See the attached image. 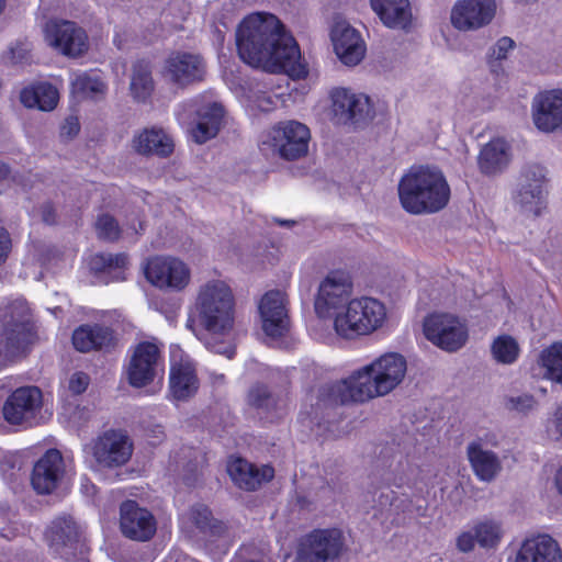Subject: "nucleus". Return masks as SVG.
Here are the masks:
<instances>
[{
  "label": "nucleus",
  "mask_w": 562,
  "mask_h": 562,
  "mask_svg": "<svg viewBox=\"0 0 562 562\" xmlns=\"http://www.w3.org/2000/svg\"><path fill=\"white\" fill-rule=\"evenodd\" d=\"M122 535L134 541H148L150 540L156 529H120Z\"/></svg>",
  "instance_id": "obj_52"
},
{
  "label": "nucleus",
  "mask_w": 562,
  "mask_h": 562,
  "mask_svg": "<svg viewBox=\"0 0 562 562\" xmlns=\"http://www.w3.org/2000/svg\"><path fill=\"white\" fill-rule=\"evenodd\" d=\"M211 510L202 504L192 506L189 512L182 515V524L191 527H214Z\"/></svg>",
  "instance_id": "obj_47"
},
{
  "label": "nucleus",
  "mask_w": 562,
  "mask_h": 562,
  "mask_svg": "<svg viewBox=\"0 0 562 562\" xmlns=\"http://www.w3.org/2000/svg\"><path fill=\"white\" fill-rule=\"evenodd\" d=\"M276 222L281 225V226H289V225H292L294 224V222L292 221H281V220H276Z\"/></svg>",
  "instance_id": "obj_63"
},
{
  "label": "nucleus",
  "mask_w": 562,
  "mask_h": 562,
  "mask_svg": "<svg viewBox=\"0 0 562 562\" xmlns=\"http://www.w3.org/2000/svg\"><path fill=\"white\" fill-rule=\"evenodd\" d=\"M329 116L335 124H358L371 114L369 97L350 88H333L329 91Z\"/></svg>",
  "instance_id": "obj_12"
},
{
  "label": "nucleus",
  "mask_w": 562,
  "mask_h": 562,
  "mask_svg": "<svg viewBox=\"0 0 562 562\" xmlns=\"http://www.w3.org/2000/svg\"><path fill=\"white\" fill-rule=\"evenodd\" d=\"M406 373V358L398 352H385L336 382L330 396L341 404L382 397L397 389Z\"/></svg>",
  "instance_id": "obj_3"
},
{
  "label": "nucleus",
  "mask_w": 562,
  "mask_h": 562,
  "mask_svg": "<svg viewBox=\"0 0 562 562\" xmlns=\"http://www.w3.org/2000/svg\"><path fill=\"white\" fill-rule=\"evenodd\" d=\"M90 267L97 272L112 274L114 281H123L126 279L128 258L125 254H97L91 258Z\"/></svg>",
  "instance_id": "obj_39"
},
{
  "label": "nucleus",
  "mask_w": 562,
  "mask_h": 562,
  "mask_svg": "<svg viewBox=\"0 0 562 562\" xmlns=\"http://www.w3.org/2000/svg\"><path fill=\"white\" fill-rule=\"evenodd\" d=\"M71 92L79 98L97 99L106 92V85L98 72H74Z\"/></svg>",
  "instance_id": "obj_36"
},
{
  "label": "nucleus",
  "mask_w": 562,
  "mask_h": 562,
  "mask_svg": "<svg viewBox=\"0 0 562 562\" xmlns=\"http://www.w3.org/2000/svg\"><path fill=\"white\" fill-rule=\"evenodd\" d=\"M259 313L261 327L267 336L278 338L288 331L290 321L283 292H267L259 303Z\"/></svg>",
  "instance_id": "obj_22"
},
{
  "label": "nucleus",
  "mask_w": 562,
  "mask_h": 562,
  "mask_svg": "<svg viewBox=\"0 0 562 562\" xmlns=\"http://www.w3.org/2000/svg\"><path fill=\"white\" fill-rule=\"evenodd\" d=\"M538 402L533 395L528 393L509 395L505 398V407L514 413L527 415L535 411Z\"/></svg>",
  "instance_id": "obj_46"
},
{
  "label": "nucleus",
  "mask_w": 562,
  "mask_h": 562,
  "mask_svg": "<svg viewBox=\"0 0 562 562\" xmlns=\"http://www.w3.org/2000/svg\"><path fill=\"white\" fill-rule=\"evenodd\" d=\"M5 180L16 181V176L12 175L10 166L3 161H0V182Z\"/></svg>",
  "instance_id": "obj_58"
},
{
  "label": "nucleus",
  "mask_w": 562,
  "mask_h": 562,
  "mask_svg": "<svg viewBox=\"0 0 562 562\" xmlns=\"http://www.w3.org/2000/svg\"><path fill=\"white\" fill-rule=\"evenodd\" d=\"M547 193V190L537 188L532 190L517 189L514 200L524 211L538 215L544 203Z\"/></svg>",
  "instance_id": "obj_43"
},
{
  "label": "nucleus",
  "mask_w": 562,
  "mask_h": 562,
  "mask_svg": "<svg viewBox=\"0 0 562 562\" xmlns=\"http://www.w3.org/2000/svg\"><path fill=\"white\" fill-rule=\"evenodd\" d=\"M164 372L161 348L154 341H142L130 352L125 373L130 385L144 387Z\"/></svg>",
  "instance_id": "obj_9"
},
{
  "label": "nucleus",
  "mask_w": 562,
  "mask_h": 562,
  "mask_svg": "<svg viewBox=\"0 0 562 562\" xmlns=\"http://www.w3.org/2000/svg\"><path fill=\"white\" fill-rule=\"evenodd\" d=\"M182 108L184 111H194L196 114L195 121L189 131L195 143L204 144L217 135L224 116V109L221 103L216 101L204 102L199 98L183 104Z\"/></svg>",
  "instance_id": "obj_18"
},
{
  "label": "nucleus",
  "mask_w": 562,
  "mask_h": 562,
  "mask_svg": "<svg viewBox=\"0 0 562 562\" xmlns=\"http://www.w3.org/2000/svg\"><path fill=\"white\" fill-rule=\"evenodd\" d=\"M398 196L408 213H436L448 204L450 187L438 168L414 167L402 177Z\"/></svg>",
  "instance_id": "obj_4"
},
{
  "label": "nucleus",
  "mask_w": 562,
  "mask_h": 562,
  "mask_svg": "<svg viewBox=\"0 0 562 562\" xmlns=\"http://www.w3.org/2000/svg\"><path fill=\"white\" fill-rule=\"evenodd\" d=\"M502 539L498 529H468L457 539V547L461 552L472 551L476 544L485 549L497 547Z\"/></svg>",
  "instance_id": "obj_37"
},
{
  "label": "nucleus",
  "mask_w": 562,
  "mask_h": 562,
  "mask_svg": "<svg viewBox=\"0 0 562 562\" xmlns=\"http://www.w3.org/2000/svg\"><path fill=\"white\" fill-rule=\"evenodd\" d=\"M247 402L261 418L270 422L281 417L286 409V401L272 394L263 384H256L249 390Z\"/></svg>",
  "instance_id": "obj_30"
},
{
  "label": "nucleus",
  "mask_w": 562,
  "mask_h": 562,
  "mask_svg": "<svg viewBox=\"0 0 562 562\" xmlns=\"http://www.w3.org/2000/svg\"><path fill=\"white\" fill-rule=\"evenodd\" d=\"M45 40L67 56L76 57L88 48L86 32L70 21H49L45 26Z\"/></svg>",
  "instance_id": "obj_20"
},
{
  "label": "nucleus",
  "mask_w": 562,
  "mask_h": 562,
  "mask_svg": "<svg viewBox=\"0 0 562 562\" xmlns=\"http://www.w3.org/2000/svg\"><path fill=\"white\" fill-rule=\"evenodd\" d=\"M311 140L310 128L295 120L279 122L263 136V148L285 160H296L307 155Z\"/></svg>",
  "instance_id": "obj_7"
},
{
  "label": "nucleus",
  "mask_w": 562,
  "mask_h": 562,
  "mask_svg": "<svg viewBox=\"0 0 562 562\" xmlns=\"http://www.w3.org/2000/svg\"><path fill=\"white\" fill-rule=\"evenodd\" d=\"M20 100L26 108L52 111L58 103L59 93L49 83H37L24 88L20 93Z\"/></svg>",
  "instance_id": "obj_34"
},
{
  "label": "nucleus",
  "mask_w": 562,
  "mask_h": 562,
  "mask_svg": "<svg viewBox=\"0 0 562 562\" xmlns=\"http://www.w3.org/2000/svg\"><path fill=\"white\" fill-rule=\"evenodd\" d=\"M80 131L79 120L76 116H69L66 119L64 125L60 130V135L63 137L72 138Z\"/></svg>",
  "instance_id": "obj_55"
},
{
  "label": "nucleus",
  "mask_w": 562,
  "mask_h": 562,
  "mask_svg": "<svg viewBox=\"0 0 562 562\" xmlns=\"http://www.w3.org/2000/svg\"><path fill=\"white\" fill-rule=\"evenodd\" d=\"M344 548L339 529H314L303 538L297 549L300 562H326L336 559Z\"/></svg>",
  "instance_id": "obj_15"
},
{
  "label": "nucleus",
  "mask_w": 562,
  "mask_h": 562,
  "mask_svg": "<svg viewBox=\"0 0 562 562\" xmlns=\"http://www.w3.org/2000/svg\"><path fill=\"white\" fill-rule=\"evenodd\" d=\"M8 469H14L12 456H3L0 460V472L4 473Z\"/></svg>",
  "instance_id": "obj_60"
},
{
  "label": "nucleus",
  "mask_w": 562,
  "mask_h": 562,
  "mask_svg": "<svg viewBox=\"0 0 562 562\" xmlns=\"http://www.w3.org/2000/svg\"><path fill=\"white\" fill-rule=\"evenodd\" d=\"M43 404L37 386H22L13 391L3 405V417L11 425L31 427L36 424Z\"/></svg>",
  "instance_id": "obj_16"
},
{
  "label": "nucleus",
  "mask_w": 562,
  "mask_h": 562,
  "mask_svg": "<svg viewBox=\"0 0 562 562\" xmlns=\"http://www.w3.org/2000/svg\"><path fill=\"white\" fill-rule=\"evenodd\" d=\"M514 47H515V42L510 37H507V36L499 38L495 43V45L491 48V52H490L488 58H487L490 69L492 72L498 74L502 70L499 63L507 58L508 53L512 49H514Z\"/></svg>",
  "instance_id": "obj_45"
},
{
  "label": "nucleus",
  "mask_w": 562,
  "mask_h": 562,
  "mask_svg": "<svg viewBox=\"0 0 562 562\" xmlns=\"http://www.w3.org/2000/svg\"><path fill=\"white\" fill-rule=\"evenodd\" d=\"M425 337L438 348L457 351L468 340L465 323L450 313H432L424 321Z\"/></svg>",
  "instance_id": "obj_10"
},
{
  "label": "nucleus",
  "mask_w": 562,
  "mask_h": 562,
  "mask_svg": "<svg viewBox=\"0 0 562 562\" xmlns=\"http://www.w3.org/2000/svg\"><path fill=\"white\" fill-rule=\"evenodd\" d=\"M35 338L31 310L23 299L0 307V346L10 352L23 351Z\"/></svg>",
  "instance_id": "obj_6"
},
{
  "label": "nucleus",
  "mask_w": 562,
  "mask_h": 562,
  "mask_svg": "<svg viewBox=\"0 0 562 562\" xmlns=\"http://www.w3.org/2000/svg\"><path fill=\"white\" fill-rule=\"evenodd\" d=\"M211 378L215 384H222L224 383L225 375L222 373H211Z\"/></svg>",
  "instance_id": "obj_62"
},
{
  "label": "nucleus",
  "mask_w": 562,
  "mask_h": 562,
  "mask_svg": "<svg viewBox=\"0 0 562 562\" xmlns=\"http://www.w3.org/2000/svg\"><path fill=\"white\" fill-rule=\"evenodd\" d=\"M77 529H49L46 538L50 541V547L57 552L65 553L66 549L75 548L78 542Z\"/></svg>",
  "instance_id": "obj_44"
},
{
  "label": "nucleus",
  "mask_w": 562,
  "mask_h": 562,
  "mask_svg": "<svg viewBox=\"0 0 562 562\" xmlns=\"http://www.w3.org/2000/svg\"><path fill=\"white\" fill-rule=\"evenodd\" d=\"M112 342V330L100 325H82L72 334V345L80 352L103 349Z\"/></svg>",
  "instance_id": "obj_32"
},
{
  "label": "nucleus",
  "mask_w": 562,
  "mask_h": 562,
  "mask_svg": "<svg viewBox=\"0 0 562 562\" xmlns=\"http://www.w3.org/2000/svg\"><path fill=\"white\" fill-rule=\"evenodd\" d=\"M547 435L553 440H562V406H560L546 425Z\"/></svg>",
  "instance_id": "obj_51"
},
{
  "label": "nucleus",
  "mask_w": 562,
  "mask_h": 562,
  "mask_svg": "<svg viewBox=\"0 0 562 562\" xmlns=\"http://www.w3.org/2000/svg\"><path fill=\"white\" fill-rule=\"evenodd\" d=\"M42 220L47 224H54L55 223V210L50 204H45L42 206L41 211Z\"/></svg>",
  "instance_id": "obj_57"
},
{
  "label": "nucleus",
  "mask_w": 562,
  "mask_h": 562,
  "mask_svg": "<svg viewBox=\"0 0 562 562\" xmlns=\"http://www.w3.org/2000/svg\"><path fill=\"white\" fill-rule=\"evenodd\" d=\"M227 472L232 481L246 491H255L263 482L270 481L274 475V470L270 465L258 468L252 463L241 459H232L227 465Z\"/></svg>",
  "instance_id": "obj_27"
},
{
  "label": "nucleus",
  "mask_w": 562,
  "mask_h": 562,
  "mask_svg": "<svg viewBox=\"0 0 562 562\" xmlns=\"http://www.w3.org/2000/svg\"><path fill=\"white\" fill-rule=\"evenodd\" d=\"M374 13L390 29L407 30L412 23L409 0H370Z\"/></svg>",
  "instance_id": "obj_28"
},
{
  "label": "nucleus",
  "mask_w": 562,
  "mask_h": 562,
  "mask_svg": "<svg viewBox=\"0 0 562 562\" xmlns=\"http://www.w3.org/2000/svg\"><path fill=\"white\" fill-rule=\"evenodd\" d=\"M386 315V307L379 300L369 296L353 299L345 310L336 313L334 329L341 338L355 339L380 329Z\"/></svg>",
  "instance_id": "obj_5"
},
{
  "label": "nucleus",
  "mask_w": 562,
  "mask_h": 562,
  "mask_svg": "<svg viewBox=\"0 0 562 562\" xmlns=\"http://www.w3.org/2000/svg\"><path fill=\"white\" fill-rule=\"evenodd\" d=\"M134 149L142 155L169 156L175 148L172 136L164 128H146L133 139Z\"/></svg>",
  "instance_id": "obj_29"
},
{
  "label": "nucleus",
  "mask_w": 562,
  "mask_h": 562,
  "mask_svg": "<svg viewBox=\"0 0 562 562\" xmlns=\"http://www.w3.org/2000/svg\"><path fill=\"white\" fill-rule=\"evenodd\" d=\"M491 355L497 363L513 364L520 356V346L515 337L503 334L493 339Z\"/></svg>",
  "instance_id": "obj_42"
},
{
  "label": "nucleus",
  "mask_w": 562,
  "mask_h": 562,
  "mask_svg": "<svg viewBox=\"0 0 562 562\" xmlns=\"http://www.w3.org/2000/svg\"><path fill=\"white\" fill-rule=\"evenodd\" d=\"M538 364L543 369V378L562 384V342H553L542 349Z\"/></svg>",
  "instance_id": "obj_40"
},
{
  "label": "nucleus",
  "mask_w": 562,
  "mask_h": 562,
  "mask_svg": "<svg viewBox=\"0 0 562 562\" xmlns=\"http://www.w3.org/2000/svg\"><path fill=\"white\" fill-rule=\"evenodd\" d=\"M509 162V146L502 138H494L481 150L479 166L483 173L493 175L503 170Z\"/></svg>",
  "instance_id": "obj_33"
},
{
  "label": "nucleus",
  "mask_w": 562,
  "mask_h": 562,
  "mask_svg": "<svg viewBox=\"0 0 562 562\" xmlns=\"http://www.w3.org/2000/svg\"><path fill=\"white\" fill-rule=\"evenodd\" d=\"M553 482L558 494L562 497V463L554 473Z\"/></svg>",
  "instance_id": "obj_59"
},
{
  "label": "nucleus",
  "mask_w": 562,
  "mask_h": 562,
  "mask_svg": "<svg viewBox=\"0 0 562 562\" xmlns=\"http://www.w3.org/2000/svg\"><path fill=\"white\" fill-rule=\"evenodd\" d=\"M30 50L31 48L29 43L16 44L10 49L12 61L15 64L27 61Z\"/></svg>",
  "instance_id": "obj_54"
},
{
  "label": "nucleus",
  "mask_w": 562,
  "mask_h": 562,
  "mask_svg": "<svg viewBox=\"0 0 562 562\" xmlns=\"http://www.w3.org/2000/svg\"><path fill=\"white\" fill-rule=\"evenodd\" d=\"M495 0H458L450 20L459 31H476L488 25L496 15Z\"/></svg>",
  "instance_id": "obj_17"
},
{
  "label": "nucleus",
  "mask_w": 562,
  "mask_h": 562,
  "mask_svg": "<svg viewBox=\"0 0 562 562\" xmlns=\"http://www.w3.org/2000/svg\"><path fill=\"white\" fill-rule=\"evenodd\" d=\"M11 248H12V240H11V236L8 232V229L5 227H3L2 225H0V265H2L10 251H11Z\"/></svg>",
  "instance_id": "obj_53"
},
{
  "label": "nucleus",
  "mask_w": 562,
  "mask_h": 562,
  "mask_svg": "<svg viewBox=\"0 0 562 562\" xmlns=\"http://www.w3.org/2000/svg\"><path fill=\"white\" fill-rule=\"evenodd\" d=\"M146 280L157 289L170 292L183 291L191 281V269L172 256H155L144 267Z\"/></svg>",
  "instance_id": "obj_8"
},
{
  "label": "nucleus",
  "mask_w": 562,
  "mask_h": 562,
  "mask_svg": "<svg viewBox=\"0 0 562 562\" xmlns=\"http://www.w3.org/2000/svg\"><path fill=\"white\" fill-rule=\"evenodd\" d=\"M181 350H172L170 358L169 389L173 400L183 401L191 397L199 387L195 367Z\"/></svg>",
  "instance_id": "obj_24"
},
{
  "label": "nucleus",
  "mask_w": 562,
  "mask_h": 562,
  "mask_svg": "<svg viewBox=\"0 0 562 562\" xmlns=\"http://www.w3.org/2000/svg\"><path fill=\"white\" fill-rule=\"evenodd\" d=\"M64 475V460L59 450L48 449L34 464L31 483L38 494H50Z\"/></svg>",
  "instance_id": "obj_25"
},
{
  "label": "nucleus",
  "mask_w": 562,
  "mask_h": 562,
  "mask_svg": "<svg viewBox=\"0 0 562 562\" xmlns=\"http://www.w3.org/2000/svg\"><path fill=\"white\" fill-rule=\"evenodd\" d=\"M153 514L138 505L137 502L127 499L120 506V527H155Z\"/></svg>",
  "instance_id": "obj_41"
},
{
  "label": "nucleus",
  "mask_w": 562,
  "mask_h": 562,
  "mask_svg": "<svg viewBox=\"0 0 562 562\" xmlns=\"http://www.w3.org/2000/svg\"><path fill=\"white\" fill-rule=\"evenodd\" d=\"M78 524L79 521L71 514L64 513L56 517L54 527H74Z\"/></svg>",
  "instance_id": "obj_56"
},
{
  "label": "nucleus",
  "mask_w": 562,
  "mask_h": 562,
  "mask_svg": "<svg viewBox=\"0 0 562 562\" xmlns=\"http://www.w3.org/2000/svg\"><path fill=\"white\" fill-rule=\"evenodd\" d=\"M90 384V376L81 371L72 373L67 380L66 391L70 395L82 394Z\"/></svg>",
  "instance_id": "obj_50"
},
{
  "label": "nucleus",
  "mask_w": 562,
  "mask_h": 562,
  "mask_svg": "<svg viewBox=\"0 0 562 562\" xmlns=\"http://www.w3.org/2000/svg\"><path fill=\"white\" fill-rule=\"evenodd\" d=\"M206 72L204 58L200 54L184 50L170 53L161 69L165 80L178 88H187L202 82Z\"/></svg>",
  "instance_id": "obj_11"
},
{
  "label": "nucleus",
  "mask_w": 562,
  "mask_h": 562,
  "mask_svg": "<svg viewBox=\"0 0 562 562\" xmlns=\"http://www.w3.org/2000/svg\"><path fill=\"white\" fill-rule=\"evenodd\" d=\"M513 562H562V551L553 538L538 535L521 542Z\"/></svg>",
  "instance_id": "obj_26"
},
{
  "label": "nucleus",
  "mask_w": 562,
  "mask_h": 562,
  "mask_svg": "<svg viewBox=\"0 0 562 562\" xmlns=\"http://www.w3.org/2000/svg\"><path fill=\"white\" fill-rule=\"evenodd\" d=\"M541 173H542V177H533L536 180H530L531 183H535L536 186H539V187H542V188H547L548 187V171L547 169L541 166Z\"/></svg>",
  "instance_id": "obj_61"
},
{
  "label": "nucleus",
  "mask_w": 562,
  "mask_h": 562,
  "mask_svg": "<svg viewBox=\"0 0 562 562\" xmlns=\"http://www.w3.org/2000/svg\"><path fill=\"white\" fill-rule=\"evenodd\" d=\"M285 93L278 92L267 85L251 81L244 93V103L252 111L270 112L285 103Z\"/></svg>",
  "instance_id": "obj_31"
},
{
  "label": "nucleus",
  "mask_w": 562,
  "mask_h": 562,
  "mask_svg": "<svg viewBox=\"0 0 562 562\" xmlns=\"http://www.w3.org/2000/svg\"><path fill=\"white\" fill-rule=\"evenodd\" d=\"M533 177H542L541 173V165L539 164H529L524 167L517 189H525V190H532V189H542L547 190V188H542L539 186H536L535 183H531L530 180H536Z\"/></svg>",
  "instance_id": "obj_49"
},
{
  "label": "nucleus",
  "mask_w": 562,
  "mask_h": 562,
  "mask_svg": "<svg viewBox=\"0 0 562 562\" xmlns=\"http://www.w3.org/2000/svg\"><path fill=\"white\" fill-rule=\"evenodd\" d=\"M372 499L376 506L390 515L412 514V501L405 493L397 494L389 486L378 487L373 494Z\"/></svg>",
  "instance_id": "obj_35"
},
{
  "label": "nucleus",
  "mask_w": 562,
  "mask_h": 562,
  "mask_svg": "<svg viewBox=\"0 0 562 562\" xmlns=\"http://www.w3.org/2000/svg\"><path fill=\"white\" fill-rule=\"evenodd\" d=\"M236 45L240 59L269 72L284 71L293 78H304L307 68L294 37L272 13L254 12L239 23Z\"/></svg>",
  "instance_id": "obj_1"
},
{
  "label": "nucleus",
  "mask_w": 562,
  "mask_h": 562,
  "mask_svg": "<svg viewBox=\"0 0 562 562\" xmlns=\"http://www.w3.org/2000/svg\"><path fill=\"white\" fill-rule=\"evenodd\" d=\"M497 443L496 436L488 434L472 440L467 447L470 465L482 482H492L502 471L499 457L490 449Z\"/></svg>",
  "instance_id": "obj_19"
},
{
  "label": "nucleus",
  "mask_w": 562,
  "mask_h": 562,
  "mask_svg": "<svg viewBox=\"0 0 562 562\" xmlns=\"http://www.w3.org/2000/svg\"><path fill=\"white\" fill-rule=\"evenodd\" d=\"M334 52L346 66L358 65L366 55V44L360 33L347 22H336L330 33Z\"/></svg>",
  "instance_id": "obj_23"
},
{
  "label": "nucleus",
  "mask_w": 562,
  "mask_h": 562,
  "mask_svg": "<svg viewBox=\"0 0 562 562\" xmlns=\"http://www.w3.org/2000/svg\"><path fill=\"white\" fill-rule=\"evenodd\" d=\"M352 292V283L342 271L330 272L319 284L315 311L321 317L334 316L345 310Z\"/></svg>",
  "instance_id": "obj_14"
},
{
  "label": "nucleus",
  "mask_w": 562,
  "mask_h": 562,
  "mask_svg": "<svg viewBox=\"0 0 562 562\" xmlns=\"http://www.w3.org/2000/svg\"><path fill=\"white\" fill-rule=\"evenodd\" d=\"M154 87L149 63L145 60L135 63L130 83L132 97L139 102H144L151 95Z\"/></svg>",
  "instance_id": "obj_38"
},
{
  "label": "nucleus",
  "mask_w": 562,
  "mask_h": 562,
  "mask_svg": "<svg viewBox=\"0 0 562 562\" xmlns=\"http://www.w3.org/2000/svg\"><path fill=\"white\" fill-rule=\"evenodd\" d=\"M131 228L133 229V232L135 234H137L139 231L143 229V224H142V222H138V228L135 226V224H133Z\"/></svg>",
  "instance_id": "obj_64"
},
{
  "label": "nucleus",
  "mask_w": 562,
  "mask_h": 562,
  "mask_svg": "<svg viewBox=\"0 0 562 562\" xmlns=\"http://www.w3.org/2000/svg\"><path fill=\"white\" fill-rule=\"evenodd\" d=\"M133 454V442L127 435L119 430H109L97 438L92 446L95 471L116 469L126 464Z\"/></svg>",
  "instance_id": "obj_13"
},
{
  "label": "nucleus",
  "mask_w": 562,
  "mask_h": 562,
  "mask_svg": "<svg viewBox=\"0 0 562 562\" xmlns=\"http://www.w3.org/2000/svg\"><path fill=\"white\" fill-rule=\"evenodd\" d=\"M95 227H97V232H98V235L100 238H103V239H106L110 241L116 240L119 238V235H120L119 225H117L116 221L108 214H103V215L99 216Z\"/></svg>",
  "instance_id": "obj_48"
},
{
  "label": "nucleus",
  "mask_w": 562,
  "mask_h": 562,
  "mask_svg": "<svg viewBox=\"0 0 562 562\" xmlns=\"http://www.w3.org/2000/svg\"><path fill=\"white\" fill-rule=\"evenodd\" d=\"M535 126L544 133L562 128V90L553 89L539 92L531 104Z\"/></svg>",
  "instance_id": "obj_21"
},
{
  "label": "nucleus",
  "mask_w": 562,
  "mask_h": 562,
  "mask_svg": "<svg viewBox=\"0 0 562 562\" xmlns=\"http://www.w3.org/2000/svg\"><path fill=\"white\" fill-rule=\"evenodd\" d=\"M196 319L189 318L187 328L211 351L235 356V348L226 344L235 324V295L229 284L212 279L200 285L195 299Z\"/></svg>",
  "instance_id": "obj_2"
}]
</instances>
